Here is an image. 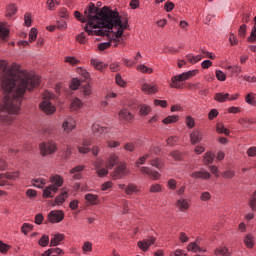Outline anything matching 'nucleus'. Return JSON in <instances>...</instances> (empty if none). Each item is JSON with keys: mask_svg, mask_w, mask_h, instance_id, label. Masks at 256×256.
I'll return each instance as SVG.
<instances>
[{"mask_svg": "<svg viewBox=\"0 0 256 256\" xmlns=\"http://www.w3.org/2000/svg\"><path fill=\"white\" fill-rule=\"evenodd\" d=\"M9 249H11V245L6 244L0 240V253H2V255H5V253L9 252Z\"/></svg>", "mask_w": 256, "mask_h": 256, "instance_id": "56", "label": "nucleus"}, {"mask_svg": "<svg viewBox=\"0 0 256 256\" xmlns=\"http://www.w3.org/2000/svg\"><path fill=\"white\" fill-rule=\"evenodd\" d=\"M142 91L144 93H148V94H155V93H159V87H157V85H150V84H144L142 85Z\"/></svg>", "mask_w": 256, "mask_h": 256, "instance_id": "26", "label": "nucleus"}, {"mask_svg": "<svg viewBox=\"0 0 256 256\" xmlns=\"http://www.w3.org/2000/svg\"><path fill=\"white\" fill-rule=\"evenodd\" d=\"M67 199H69V192L64 191L55 197V200L51 202V205L52 207H55L56 205H63Z\"/></svg>", "mask_w": 256, "mask_h": 256, "instance_id": "14", "label": "nucleus"}, {"mask_svg": "<svg viewBox=\"0 0 256 256\" xmlns=\"http://www.w3.org/2000/svg\"><path fill=\"white\" fill-rule=\"evenodd\" d=\"M39 109H41L43 111V113H45L46 115H53V113H55V111H57V108H55L53 103H51V101H49V100H43L39 104Z\"/></svg>", "mask_w": 256, "mask_h": 256, "instance_id": "9", "label": "nucleus"}, {"mask_svg": "<svg viewBox=\"0 0 256 256\" xmlns=\"http://www.w3.org/2000/svg\"><path fill=\"white\" fill-rule=\"evenodd\" d=\"M82 171H85V165H78L69 170L70 175H73L75 181L83 179Z\"/></svg>", "mask_w": 256, "mask_h": 256, "instance_id": "11", "label": "nucleus"}, {"mask_svg": "<svg viewBox=\"0 0 256 256\" xmlns=\"http://www.w3.org/2000/svg\"><path fill=\"white\" fill-rule=\"evenodd\" d=\"M74 17L80 21V23H89V18H87V14H85V11H84V15H81V12L79 11H75L74 12Z\"/></svg>", "mask_w": 256, "mask_h": 256, "instance_id": "37", "label": "nucleus"}, {"mask_svg": "<svg viewBox=\"0 0 256 256\" xmlns=\"http://www.w3.org/2000/svg\"><path fill=\"white\" fill-rule=\"evenodd\" d=\"M213 161H215V154L211 151L206 152L203 157L204 165H211Z\"/></svg>", "mask_w": 256, "mask_h": 256, "instance_id": "28", "label": "nucleus"}, {"mask_svg": "<svg viewBox=\"0 0 256 256\" xmlns=\"http://www.w3.org/2000/svg\"><path fill=\"white\" fill-rule=\"evenodd\" d=\"M152 109L151 106L147 105V104H142L140 105V115L141 117H147V115H149V113H151Z\"/></svg>", "mask_w": 256, "mask_h": 256, "instance_id": "35", "label": "nucleus"}, {"mask_svg": "<svg viewBox=\"0 0 256 256\" xmlns=\"http://www.w3.org/2000/svg\"><path fill=\"white\" fill-rule=\"evenodd\" d=\"M214 255L216 256H231L233 255L229 252V248L227 246H220L214 250Z\"/></svg>", "mask_w": 256, "mask_h": 256, "instance_id": "24", "label": "nucleus"}, {"mask_svg": "<svg viewBox=\"0 0 256 256\" xmlns=\"http://www.w3.org/2000/svg\"><path fill=\"white\" fill-rule=\"evenodd\" d=\"M88 23L84 27V31L88 35L96 37H109V33H113V29L117 28L121 14L117 8L112 9L111 6H103L99 8L95 3L90 2L85 10Z\"/></svg>", "mask_w": 256, "mask_h": 256, "instance_id": "2", "label": "nucleus"}, {"mask_svg": "<svg viewBox=\"0 0 256 256\" xmlns=\"http://www.w3.org/2000/svg\"><path fill=\"white\" fill-rule=\"evenodd\" d=\"M49 182L53 183L52 185H55L56 187H63L64 180L61 175L56 174L49 178Z\"/></svg>", "mask_w": 256, "mask_h": 256, "instance_id": "25", "label": "nucleus"}, {"mask_svg": "<svg viewBox=\"0 0 256 256\" xmlns=\"http://www.w3.org/2000/svg\"><path fill=\"white\" fill-rule=\"evenodd\" d=\"M179 121V115H170L162 120L164 125H171L172 123H177Z\"/></svg>", "mask_w": 256, "mask_h": 256, "instance_id": "33", "label": "nucleus"}, {"mask_svg": "<svg viewBox=\"0 0 256 256\" xmlns=\"http://www.w3.org/2000/svg\"><path fill=\"white\" fill-rule=\"evenodd\" d=\"M191 177L193 179H203L204 181H207L211 179V173L207 171H196L191 174Z\"/></svg>", "mask_w": 256, "mask_h": 256, "instance_id": "18", "label": "nucleus"}, {"mask_svg": "<svg viewBox=\"0 0 256 256\" xmlns=\"http://www.w3.org/2000/svg\"><path fill=\"white\" fill-rule=\"evenodd\" d=\"M119 161V157L117 155L112 154L110 155L108 162L106 164L107 169H113L117 165V162Z\"/></svg>", "mask_w": 256, "mask_h": 256, "instance_id": "32", "label": "nucleus"}, {"mask_svg": "<svg viewBox=\"0 0 256 256\" xmlns=\"http://www.w3.org/2000/svg\"><path fill=\"white\" fill-rule=\"evenodd\" d=\"M149 157V154H144L143 156L139 157L135 162V167H141V165H145Z\"/></svg>", "mask_w": 256, "mask_h": 256, "instance_id": "45", "label": "nucleus"}, {"mask_svg": "<svg viewBox=\"0 0 256 256\" xmlns=\"http://www.w3.org/2000/svg\"><path fill=\"white\" fill-rule=\"evenodd\" d=\"M76 41L80 43V45H87V37L85 36V32H82L76 36Z\"/></svg>", "mask_w": 256, "mask_h": 256, "instance_id": "54", "label": "nucleus"}, {"mask_svg": "<svg viewBox=\"0 0 256 256\" xmlns=\"http://www.w3.org/2000/svg\"><path fill=\"white\" fill-rule=\"evenodd\" d=\"M246 35H247V25L246 24H242L239 27V30H238V37L240 39H245Z\"/></svg>", "mask_w": 256, "mask_h": 256, "instance_id": "49", "label": "nucleus"}, {"mask_svg": "<svg viewBox=\"0 0 256 256\" xmlns=\"http://www.w3.org/2000/svg\"><path fill=\"white\" fill-rule=\"evenodd\" d=\"M38 34H39V30H37V28H31L29 32V43H33V41H37Z\"/></svg>", "mask_w": 256, "mask_h": 256, "instance_id": "46", "label": "nucleus"}, {"mask_svg": "<svg viewBox=\"0 0 256 256\" xmlns=\"http://www.w3.org/2000/svg\"><path fill=\"white\" fill-rule=\"evenodd\" d=\"M127 175H129V170L125 163L119 164L111 173V177L114 181H117V179H123V177H127Z\"/></svg>", "mask_w": 256, "mask_h": 256, "instance_id": "4", "label": "nucleus"}, {"mask_svg": "<svg viewBox=\"0 0 256 256\" xmlns=\"http://www.w3.org/2000/svg\"><path fill=\"white\" fill-rule=\"evenodd\" d=\"M123 34H117V31L114 32V38H110V43H114L113 47L117 48L120 45H123L125 47V39L122 38Z\"/></svg>", "mask_w": 256, "mask_h": 256, "instance_id": "17", "label": "nucleus"}, {"mask_svg": "<svg viewBox=\"0 0 256 256\" xmlns=\"http://www.w3.org/2000/svg\"><path fill=\"white\" fill-rule=\"evenodd\" d=\"M19 175H21L19 171L6 172V179H9L10 181H15V179H19Z\"/></svg>", "mask_w": 256, "mask_h": 256, "instance_id": "50", "label": "nucleus"}, {"mask_svg": "<svg viewBox=\"0 0 256 256\" xmlns=\"http://www.w3.org/2000/svg\"><path fill=\"white\" fill-rule=\"evenodd\" d=\"M185 123L188 129H193L195 127V118L193 116H186Z\"/></svg>", "mask_w": 256, "mask_h": 256, "instance_id": "53", "label": "nucleus"}, {"mask_svg": "<svg viewBox=\"0 0 256 256\" xmlns=\"http://www.w3.org/2000/svg\"><path fill=\"white\" fill-rule=\"evenodd\" d=\"M57 151V143L49 141L47 144H40V154L42 157H47V155H53Z\"/></svg>", "mask_w": 256, "mask_h": 256, "instance_id": "5", "label": "nucleus"}, {"mask_svg": "<svg viewBox=\"0 0 256 256\" xmlns=\"http://www.w3.org/2000/svg\"><path fill=\"white\" fill-rule=\"evenodd\" d=\"M31 231H33V224L24 223L21 226V233H23V235H29Z\"/></svg>", "mask_w": 256, "mask_h": 256, "instance_id": "42", "label": "nucleus"}, {"mask_svg": "<svg viewBox=\"0 0 256 256\" xmlns=\"http://www.w3.org/2000/svg\"><path fill=\"white\" fill-rule=\"evenodd\" d=\"M176 207L177 209H179V211H181L182 213H185L189 211V208L191 207V205L189 204V201H187V199L181 198L176 201Z\"/></svg>", "mask_w": 256, "mask_h": 256, "instance_id": "15", "label": "nucleus"}, {"mask_svg": "<svg viewBox=\"0 0 256 256\" xmlns=\"http://www.w3.org/2000/svg\"><path fill=\"white\" fill-rule=\"evenodd\" d=\"M186 155H187V152H181L179 150H174L169 153V156L172 157L174 161H184Z\"/></svg>", "mask_w": 256, "mask_h": 256, "instance_id": "22", "label": "nucleus"}, {"mask_svg": "<svg viewBox=\"0 0 256 256\" xmlns=\"http://www.w3.org/2000/svg\"><path fill=\"white\" fill-rule=\"evenodd\" d=\"M231 77H239L241 75L242 69L240 66H228L227 67Z\"/></svg>", "mask_w": 256, "mask_h": 256, "instance_id": "31", "label": "nucleus"}, {"mask_svg": "<svg viewBox=\"0 0 256 256\" xmlns=\"http://www.w3.org/2000/svg\"><path fill=\"white\" fill-rule=\"evenodd\" d=\"M38 245H40V247H47V245H49V235H42L38 240Z\"/></svg>", "mask_w": 256, "mask_h": 256, "instance_id": "47", "label": "nucleus"}, {"mask_svg": "<svg viewBox=\"0 0 256 256\" xmlns=\"http://www.w3.org/2000/svg\"><path fill=\"white\" fill-rule=\"evenodd\" d=\"M140 173H142V175H147L149 179H152V181H159V179H161V173L156 170H152L147 166H142L140 168Z\"/></svg>", "mask_w": 256, "mask_h": 256, "instance_id": "8", "label": "nucleus"}, {"mask_svg": "<svg viewBox=\"0 0 256 256\" xmlns=\"http://www.w3.org/2000/svg\"><path fill=\"white\" fill-rule=\"evenodd\" d=\"M203 141V133L199 131V129H194L190 133V143L191 145H197V143H201Z\"/></svg>", "mask_w": 256, "mask_h": 256, "instance_id": "13", "label": "nucleus"}, {"mask_svg": "<svg viewBox=\"0 0 256 256\" xmlns=\"http://www.w3.org/2000/svg\"><path fill=\"white\" fill-rule=\"evenodd\" d=\"M215 76L218 81H226L227 80V74L223 72L222 70H216Z\"/></svg>", "mask_w": 256, "mask_h": 256, "instance_id": "55", "label": "nucleus"}, {"mask_svg": "<svg viewBox=\"0 0 256 256\" xmlns=\"http://www.w3.org/2000/svg\"><path fill=\"white\" fill-rule=\"evenodd\" d=\"M216 131L219 134L226 135V137H229V135H231V131H229V129L225 128V126L222 123L217 124Z\"/></svg>", "mask_w": 256, "mask_h": 256, "instance_id": "38", "label": "nucleus"}, {"mask_svg": "<svg viewBox=\"0 0 256 256\" xmlns=\"http://www.w3.org/2000/svg\"><path fill=\"white\" fill-rule=\"evenodd\" d=\"M31 183H32L33 187H37V189H43V187H45V185H47L45 178L32 179Z\"/></svg>", "mask_w": 256, "mask_h": 256, "instance_id": "30", "label": "nucleus"}, {"mask_svg": "<svg viewBox=\"0 0 256 256\" xmlns=\"http://www.w3.org/2000/svg\"><path fill=\"white\" fill-rule=\"evenodd\" d=\"M91 65H93V67H95V69H97L98 71H102L103 69V62H99V60L97 59H92L90 61Z\"/></svg>", "mask_w": 256, "mask_h": 256, "instance_id": "61", "label": "nucleus"}, {"mask_svg": "<svg viewBox=\"0 0 256 256\" xmlns=\"http://www.w3.org/2000/svg\"><path fill=\"white\" fill-rule=\"evenodd\" d=\"M150 165L152 167H155L156 169H163V167L165 166V164L163 163V160H161V158H154V159L150 160Z\"/></svg>", "mask_w": 256, "mask_h": 256, "instance_id": "36", "label": "nucleus"}, {"mask_svg": "<svg viewBox=\"0 0 256 256\" xmlns=\"http://www.w3.org/2000/svg\"><path fill=\"white\" fill-rule=\"evenodd\" d=\"M139 187L134 183H129L125 188L126 195H133V193H139Z\"/></svg>", "mask_w": 256, "mask_h": 256, "instance_id": "29", "label": "nucleus"}, {"mask_svg": "<svg viewBox=\"0 0 256 256\" xmlns=\"http://www.w3.org/2000/svg\"><path fill=\"white\" fill-rule=\"evenodd\" d=\"M79 87H81V80H79L77 78H73L70 83V89L72 91H77V89H79Z\"/></svg>", "mask_w": 256, "mask_h": 256, "instance_id": "48", "label": "nucleus"}, {"mask_svg": "<svg viewBox=\"0 0 256 256\" xmlns=\"http://www.w3.org/2000/svg\"><path fill=\"white\" fill-rule=\"evenodd\" d=\"M214 100L218 103H225V101H229V93H216Z\"/></svg>", "mask_w": 256, "mask_h": 256, "instance_id": "34", "label": "nucleus"}, {"mask_svg": "<svg viewBox=\"0 0 256 256\" xmlns=\"http://www.w3.org/2000/svg\"><path fill=\"white\" fill-rule=\"evenodd\" d=\"M244 245L247 247V249H253L255 247V237L253 234L248 233L244 237Z\"/></svg>", "mask_w": 256, "mask_h": 256, "instance_id": "21", "label": "nucleus"}, {"mask_svg": "<svg viewBox=\"0 0 256 256\" xmlns=\"http://www.w3.org/2000/svg\"><path fill=\"white\" fill-rule=\"evenodd\" d=\"M137 71H140L141 73H148L149 75H151V73H153V68H149L145 66V64H140L137 66Z\"/></svg>", "mask_w": 256, "mask_h": 256, "instance_id": "51", "label": "nucleus"}, {"mask_svg": "<svg viewBox=\"0 0 256 256\" xmlns=\"http://www.w3.org/2000/svg\"><path fill=\"white\" fill-rule=\"evenodd\" d=\"M65 241V234L57 233L50 240V247H57L61 242Z\"/></svg>", "mask_w": 256, "mask_h": 256, "instance_id": "19", "label": "nucleus"}, {"mask_svg": "<svg viewBox=\"0 0 256 256\" xmlns=\"http://www.w3.org/2000/svg\"><path fill=\"white\" fill-rule=\"evenodd\" d=\"M56 27L60 29V31H65V29H67V21L63 19L58 20Z\"/></svg>", "mask_w": 256, "mask_h": 256, "instance_id": "64", "label": "nucleus"}, {"mask_svg": "<svg viewBox=\"0 0 256 256\" xmlns=\"http://www.w3.org/2000/svg\"><path fill=\"white\" fill-rule=\"evenodd\" d=\"M64 62L73 66L79 65L81 63V61L75 58V56H66Z\"/></svg>", "mask_w": 256, "mask_h": 256, "instance_id": "43", "label": "nucleus"}, {"mask_svg": "<svg viewBox=\"0 0 256 256\" xmlns=\"http://www.w3.org/2000/svg\"><path fill=\"white\" fill-rule=\"evenodd\" d=\"M115 80H116V85H118L119 87H127V82L123 80V77H121V74H116Z\"/></svg>", "mask_w": 256, "mask_h": 256, "instance_id": "58", "label": "nucleus"}, {"mask_svg": "<svg viewBox=\"0 0 256 256\" xmlns=\"http://www.w3.org/2000/svg\"><path fill=\"white\" fill-rule=\"evenodd\" d=\"M48 11H55V5H61L60 0H47L46 2Z\"/></svg>", "mask_w": 256, "mask_h": 256, "instance_id": "41", "label": "nucleus"}, {"mask_svg": "<svg viewBox=\"0 0 256 256\" xmlns=\"http://www.w3.org/2000/svg\"><path fill=\"white\" fill-rule=\"evenodd\" d=\"M84 199L87 201V203H89V205H99V203H101L99 200V195L97 194L88 193L85 195Z\"/></svg>", "mask_w": 256, "mask_h": 256, "instance_id": "20", "label": "nucleus"}, {"mask_svg": "<svg viewBox=\"0 0 256 256\" xmlns=\"http://www.w3.org/2000/svg\"><path fill=\"white\" fill-rule=\"evenodd\" d=\"M9 62L0 60V71L4 73L1 77V87L5 93H12V97L6 94L3 103L0 104V123L12 125L14 118L11 115H19L25 93L37 89L41 85V78L38 75L21 70V65L12 63L9 69ZM8 113V114H7Z\"/></svg>", "mask_w": 256, "mask_h": 256, "instance_id": "1", "label": "nucleus"}, {"mask_svg": "<svg viewBox=\"0 0 256 256\" xmlns=\"http://www.w3.org/2000/svg\"><path fill=\"white\" fill-rule=\"evenodd\" d=\"M195 75H197V70H190L183 72L180 75L173 76L170 82L171 89H183L184 86L181 82L187 81L188 79H191V77H195Z\"/></svg>", "mask_w": 256, "mask_h": 256, "instance_id": "3", "label": "nucleus"}, {"mask_svg": "<svg viewBox=\"0 0 256 256\" xmlns=\"http://www.w3.org/2000/svg\"><path fill=\"white\" fill-rule=\"evenodd\" d=\"M9 37V29L0 25V39H7Z\"/></svg>", "mask_w": 256, "mask_h": 256, "instance_id": "60", "label": "nucleus"}, {"mask_svg": "<svg viewBox=\"0 0 256 256\" xmlns=\"http://www.w3.org/2000/svg\"><path fill=\"white\" fill-rule=\"evenodd\" d=\"M175 9V3L171 2V1H166L164 4V11H166V13H171V11H173Z\"/></svg>", "mask_w": 256, "mask_h": 256, "instance_id": "59", "label": "nucleus"}, {"mask_svg": "<svg viewBox=\"0 0 256 256\" xmlns=\"http://www.w3.org/2000/svg\"><path fill=\"white\" fill-rule=\"evenodd\" d=\"M119 119L120 121H126V123H133V119H135V116L133 113L127 110V108H123L119 112Z\"/></svg>", "mask_w": 256, "mask_h": 256, "instance_id": "12", "label": "nucleus"}, {"mask_svg": "<svg viewBox=\"0 0 256 256\" xmlns=\"http://www.w3.org/2000/svg\"><path fill=\"white\" fill-rule=\"evenodd\" d=\"M116 29L117 35H123V33H125V30L129 29V18L127 16H120V20H118Z\"/></svg>", "mask_w": 256, "mask_h": 256, "instance_id": "10", "label": "nucleus"}, {"mask_svg": "<svg viewBox=\"0 0 256 256\" xmlns=\"http://www.w3.org/2000/svg\"><path fill=\"white\" fill-rule=\"evenodd\" d=\"M150 193H161V184H152L149 188Z\"/></svg>", "mask_w": 256, "mask_h": 256, "instance_id": "62", "label": "nucleus"}, {"mask_svg": "<svg viewBox=\"0 0 256 256\" xmlns=\"http://www.w3.org/2000/svg\"><path fill=\"white\" fill-rule=\"evenodd\" d=\"M245 102L253 107L256 103V94L253 92L248 93L245 96Z\"/></svg>", "mask_w": 256, "mask_h": 256, "instance_id": "39", "label": "nucleus"}, {"mask_svg": "<svg viewBox=\"0 0 256 256\" xmlns=\"http://www.w3.org/2000/svg\"><path fill=\"white\" fill-rule=\"evenodd\" d=\"M18 11H19V7L15 3H10L6 5L5 17L11 19V17H14V15H17Z\"/></svg>", "mask_w": 256, "mask_h": 256, "instance_id": "16", "label": "nucleus"}, {"mask_svg": "<svg viewBox=\"0 0 256 256\" xmlns=\"http://www.w3.org/2000/svg\"><path fill=\"white\" fill-rule=\"evenodd\" d=\"M75 127H76L75 122L72 119L65 120L62 123V129L66 133H71V131H73V129H75Z\"/></svg>", "mask_w": 256, "mask_h": 256, "instance_id": "23", "label": "nucleus"}, {"mask_svg": "<svg viewBox=\"0 0 256 256\" xmlns=\"http://www.w3.org/2000/svg\"><path fill=\"white\" fill-rule=\"evenodd\" d=\"M155 241H157V238L149 236L146 239L138 241L137 247H139V249L144 253H147V251H149V247H151V245H155Z\"/></svg>", "mask_w": 256, "mask_h": 256, "instance_id": "7", "label": "nucleus"}, {"mask_svg": "<svg viewBox=\"0 0 256 256\" xmlns=\"http://www.w3.org/2000/svg\"><path fill=\"white\" fill-rule=\"evenodd\" d=\"M236 175V172L235 170H225L223 173H222V177L223 179H233Z\"/></svg>", "mask_w": 256, "mask_h": 256, "instance_id": "52", "label": "nucleus"}, {"mask_svg": "<svg viewBox=\"0 0 256 256\" xmlns=\"http://www.w3.org/2000/svg\"><path fill=\"white\" fill-rule=\"evenodd\" d=\"M83 107V101L79 98H74L70 104L71 111H79Z\"/></svg>", "mask_w": 256, "mask_h": 256, "instance_id": "27", "label": "nucleus"}, {"mask_svg": "<svg viewBox=\"0 0 256 256\" xmlns=\"http://www.w3.org/2000/svg\"><path fill=\"white\" fill-rule=\"evenodd\" d=\"M248 43H255L256 41V25L253 26L250 36L247 38Z\"/></svg>", "mask_w": 256, "mask_h": 256, "instance_id": "63", "label": "nucleus"}, {"mask_svg": "<svg viewBox=\"0 0 256 256\" xmlns=\"http://www.w3.org/2000/svg\"><path fill=\"white\" fill-rule=\"evenodd\" d=\"M42 197H43V199H53V197H55V194H53L51 188L49 186H47L43 190Z\"/></svg>", "mask_w": 256, "mask_h": 256, "instance_id": "44", "label": "nucleus"}, {"mask_svg": "<svg viewBox=\"0 0 256 256\" xmlns=\"http://www.w3.org/2000/svg\"><path fill=\"white\" fill-rule=\"evenodd\" d=\"M32 23H33V19H32L31 13L27 12L24 15V25L25 27H31Z\"/></svg>", "mask_w": 256, "mask_h": 256, "instance_id": "57", "label": "nucleus"}, {"mask_svg": "<svg viewBox=\"0 0 256 256\" xmlns=\"http://www.w3.org/2000/svg\"><path fill=\"white\" fill-rule=\"evenodd\" d=\"M81 89H82V94L84 95V97H89V95H92V93H93L91 84H89V83L82 85Z\"/></svg>", "mask_w": 256, "mask_h": 256, "instance_id": "40", "label": "nucleus"}, {"mask_svg": "<svg viewBox=\"0 0 256 256\" xmlns=\"http://www.w3.org/2000/svg\"><path fill=\"white\" fill-rule=\"evenodd\" d=\"M47 219L49 223H61L65 219V212L63 210H52L48 213Z\"/></svg>", "mask_w": 256, "mask_h": 256, "instance_id": "6", "label": "nucleus"}]
</instances>
